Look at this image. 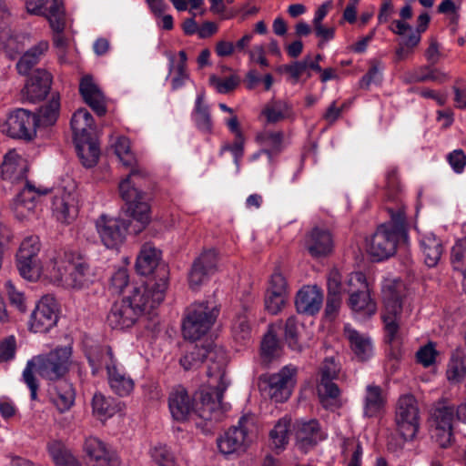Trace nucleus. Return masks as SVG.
<instances>
[{
	"label": "nucleus",
	"instance_id": "obj_1",
	"mask_svg": "<svg viewBox=\"0 0 466 466\" xmlns=\"http://www.w3.org/2000/svg\"><path fill=\"white\" fill-rule=\"evenodd\" d=\"M115 153L120 162L129 168L128 176L120 181L119 192L121 198L128 205V211L139 223L136 232L145 228L150 222V207L147 195L139 187L148 178L147 170L138 163L135 154L130 149V140L126 137H119L115 144Z\"/></svg>",
	"mask_w": 466,
	"mask_h": 466
},
{
	"label": "nucleus",
	"instance_id": "obj_2",
	"mask_svg": "<svg viewBox=\"0 0 466 466\" xmlns=\"http://www.w3.org/2000/svg\"><path fill=\"white\" fill-rule=\"evenodd\" d=\"M406 286L399 279H385L381 288L382 309L380 318L384 326L385 341L392 344L400 338L404 319L411 309L405 303Z\"/></svg>",
	"mask_w": 466,
	"mask_h": 466
},
{
	"label": "nucleus",
	"instance_id": "obj_3",
	"mask_svg": "<svg viewBox=\"0 0 466 466\" xmlns=\"http://www.w3.org/2000/svg\"><path fill=\"white\" fill-rule=\"evenodd\" d=\"M390 221L378 227L368 243V252L376 261L387 259L396 253L398 246L407 245L408 223L403 206L388 208Z\"/></svg>",
	"mask_w": 466,
	"mask_h": 466
},
{
	"label": "nucleus",
	"instance_id": "obj_4",
	"mask_svg": "<svg viewBox=\"0 0 466 466\" xmlns=\"http://www.w3.org/2000/svg\"><path fill=\"white\" fill-rule=\"evenodd\" d=\"M50 279L58 286L67 289H81L92 283L93 274L86 259L81 255L68 251L63 256L50 258L46 266Z\"/></svg>",
	"mask_w": 466,
	"mask_h": 466
},
{
	"label": "nucleus",
	"instance_id": "obj_5",
	"mask_svg": "<svg viewBox=\"0 0 466 466\" xmlns=\"http://www.w3.org/2000/svg\"><path fill=\"white\" fill-rule=\"evenodd\" d=\"M71 349L57 348L48 354L40 355L27 361L23 371V379L30 390L32 400H36L38 384L34 376L35 370L43 379L58 381L69 369Z\"/></svg>",
	"mask_w": 466,
	"mask_h": 466
},
{
	"label": "nucleus",
	"instance_id": "obj_6",
	"mask_svg": "<svg viewBox=\"0 0 466 466\" xmlns=\"http://www.w3.org/2000/svg\"><path fill=\"white\" fill-rule=\"evenodd\" d=\"M219 314V309L213 302L202 301L191 304L186 310L182 332L186 339L198 340L206 335Z\"/></svg>",
	"mask_w": 466,
	"mask_h": 466
},
{
	"label": "nucleus",
	"instance_id": "obj_7",
	"mask_svg": "<svg viewBox=\"0 0 466 466\" xmlns=\"http://www.w3.org/2000/svg\"><path fill=\"white\" fill-rule=\"evenodd\" d=\"M255 428L253 417L242 416L238 424L230 427L217 439L218 451L224 456L240 455L251 442V433Z\"/></svg>",
	"mask_w": 466,
	"mask_h": 466
},
{
	"label": "nucleus",
	"instance_id": "obj_8",
	"mask_svg": "<svg viewBox=\"0 0 466 466\" xmlns=\"http://www.w3.org/2000/svg\"><path fill=\"white\" fill-rule=\"evenodd\" d=\"M296 367L287 365L278 373L260 375L258 387L264 396L275 402H284L292 393L296 384Z\"/></svg>",
	"mask_w": 466,
	"mask_h": 466
},
{
	"label": "nucleus",
	"instance_id": "obj_9",
	"mask_svg": "<svg viewBox=\"0 0 466 466\" xmlns=\"http://www.w3.org/2000/svg\"><path fill=\"white\" fill-rule=\"evenodd\" d=\"M167 289V279L163 276L158 281L150 279L145 284L133 287L125 299L131 304L140 315L149 313L161 304Z\"/></svg>",
	"mask_w": 466,
	"mask_h": 466
},
{
	"label": "nucleus",
	"instance_id": "obj_10",
	"mask_svg": "<svg viewBox=\"0 0 466 466\" xmlns=\"http://www.w3.org/2000/svg\"><path fill=\"white\" fill-rule=\"evenodd\" d=\"M396 431L405 441H412L420 429V410L412 394L400 396L395 405Z\"/></svg>",
	"mask_w": 466,
	"mask_h": 466
},
{
	"label": "nucleus",
	"instance_id": "obj_11",
	"mask_svg": "<svg viewBox=\"0 0 466 466\" xmlns=\"http://www.w3.org/2000/svg\"><path fill=\"white\" fill-rule=\"evenodd\" d=\"M40 250L41 241L37 236L25 237L21 242L16 253V267L25 279L35 281L44 271L46 272V266L50 261L45 266L42 265L38 258Z\"/></svg>",
	"mask_w": 466,
	"mask_h": 466
},
{
	"label": "nucleus",
	"instance_id": "obj_12",
	"mask_svg": "<svg viewBox=\"0 0 466 466\" xmlns=\"http://www.w3.org/2000/svg\"><path fill=\"white\" fill-rule=\"evenodd\" d=\"M349 294L348 305L356 313L370 318L377 311V304L370 297L369 284L366 276L362 272H353L346 280Z\"/></svg>",
	"mask_w": 466,
	"mask_h": 466
},
{
	"label": "nucleus",
	"instance_id": "obj_13",
	"mask_svg": "<svg viewBox=\"0 0 466 466\" xmlns=\"http://www.w3.org/2000/svg\"><path fill=\"white\" fill-rule=\"evenodd\" d=\"M340 365L334 357L324 359L319 370L318 395L326 409L339 407L340 390L335 380L339 379Z\"/></svg>",
	"mask_w": 466,
	"mask_h": 466
},
{
	"label": "nucleus",
	"instance_id": "obj_14",
	"mask_svg": "<svg viewBox=\"0 0 466 466\" xmlns=\"http://www.w3.org/2000/svg\"><path fill=\"white\" fill-rule=\"evenodd\" d=\"M208 359L213 362L212 366L208 367V376L218 375L222 377L224 366L226 364V354L222 349L216 347L192 345L190 350L180 359V364L185 370L198 368L203 361Z\"/></svg>",
	"mask_w": 466,
	"mask_h": 466
},
{
	"label": "nucleus",
	"instance_id": "obj_15",
	"mask_svg": "<svg viewBox=\"0 0 466 466\" xmlns=\"http://www.w3.org/2000/svg\"><path fill=\"white\" fill-rule=\"evenodd\" d=\"M127 206L128 207L127 204ZM127 213L136 221L134 226L131 221L118 218H110L106 215H102L97 218L96 222V230L102 243L107 248L119 247L124 242L129 228H132L131 230L135 234H138L144 229L142 228L140 231L136 232L135 229L139 227L140 223L131 216L128 210Z\"/></svg>",
	"mask_w": 466,
	"mask_h": 466
},
{
	"label": "nucleus",
	"instance_id": "obj_16",
	"mask_svg": "<svg viewBox=\"0 0 466 466\" xmlns=\"http://www.w3.org/2000/svg\"><path fill=\"white\" fill-rule=\"evenodd\" d=\"M36 115L24 108H17L9 113L2 124L1 130L12 138L32 140L36 135Z\"/></svg>",
	"mask_w": 466,
	"mask_h": 466
},
{
	"label": "nucleus",
	"instance_id": "obj_17",
	"mask_svg": "<svg viewBox=\"0 0 466 466\" xmlns=\"http://www.w3.org/2000/svg\"><path fill=\"white\" fill-rule=\"evenodd\" d=\"M455 410L445 402L437 403L431 414L432 437L441 448H447L453 440Z\"/></svg>",
	"mask_w": 466,
	"mask_h": 466
},
{
	"label": "nucleus",
	"instance_id": "obj_18",
	"mask_svg": "<svg viewBox=\"0 0 466 466\" xmlns=\"http://www.w3.org/2000/svg\"><path fill=\"white\" fill-rule=\"evenodd\" d=\"M25 6L28 13L46 17L53 31H64L66 11L62 0H27Z\"/></svg>",
	"mask_w": 466,
	"mask_h": 466
},
{
	"label": "nucleus",
	"instance_id": "obj_19",
	"mask_svg": "<svg viewBox=\"0 0 466 466\" xmlns=\"http://www.w3.org/2000/svg\"><path fill=\"white\" fill-rule=\"evenodd\" d=\"M57 320L58 309L56 299L51 296H44L31 314L30 329L35 333L47 332L56 325Z\"/></svg>",
	"mask_w": 466,
	"mask_h": 466
},
{
	"label": "nucleus",
	"instance_id": "obj_20",
	"mask_svg": "<svg viewBox=\"0 0 466 466\" xmlns=\"http://www.w3.org/2000/svg\"><path fill=\"white\" fill-rule=\"evenodd\" d=\"M218 269V253L215 249L204 250L193 262L188 273V284L197 290Z\"/></svg>",
	"mask_w": 466,
	"mask_h": 466
},
{
	"label": "nucleus",
	"instance_id": "obj_21",
	"mask_svg": "<svg viewBox=\"0 0 466 466\" xmlns=\"http://www.w3.org/2000/svg\"><path fill=\"white\" fill-rule=\"evenodd\" d=\"M88 466H121L116 451L96 437H88L84 443Z\"/></svg>",
	"mask_w": 466,
	"mask_h": 466
},
{
	"label": "nucleus",
	"instance_id": "obj_22",
	"mask_svg": "<svg viewBox=\"0 0 466 466\" xmlns=\"http://www.w3.org/2000/svg\"><path fill=\"white\" fill-rule=\"evenodd\" d=\"M288 299V284L285 277L276 270L270 277L265 294V309L270 314H278L285 306Z\"/></svg>",
	"mask_w": 466,
	"mask_h": 466
},
{
	"label": "nucleus",
	"instance_id": "obj_23",
	"mask_svg": "<svg viewBox=\"0 0 466 466\" xmlns=\"http://www.w3.org/2000/svg\"><path fill=\"white\" fill-rule=\"evenodd\" d=\"M304 248L313 258L328 256L333 249V238L329 230L313 228L304 238Z\"/></svg>",
	"mask_w": 466,
	"mask_h": 466
},
{
	"label": "nucleus",
	"instance_id": "obj_24",
	"mask_svg": "<svg viewBox=\"0 0 466 466\" xmlns=\"http://www.w3.org/2000/svg\"><path fill=\"white\" fill-rule=\"evenodd\" d=\"M168 407L173 419L177 421H186L196 413L194 400L181 386L170 392Z\"/></svg>",
	"mask_w": 466,
	"mask_h": 466
},
{
	"label": "nucleus",
	"instance_id": "obj_25",
	"mask_svg": "<svg viewBox=\"0 0 466 466\" xmlns=\"http://www.w3.org/2000/svg\"><path fill=\"white\" fill-rule=\"evenodd\" d=\"M52 76L45 69L34 70L28 77L24 88V96L30 102L35 103L44 99L49 93Z\"/></svg>",
	"mask_w": 466,
	"mask_h": 466
},
{
	"label": "nucleus",
	"instance_id": "obj_26",
	"mask_svg": "<svg viewBox=\"0 0 466 466\" xmlns=\"http://www.w3.org/2000/svg\"><path fill=\"white\" fill-rule=\"evenodd\" d=\"M294 431L297 445L304 451H308L326 438L325 432L316 420L297 421Z\"/></svg>",
	"mask_w": 466,
	"mask_h": 466
},
{
	"label": "nucleus",
	"instance_id": "obj_27",
	"mask_svg": "<svg viewBox=\"0 0 466 466\" xmlns=\"http://www.w3.org/2000/svg\"><path fill=\"white\" fill-rule=\"evenodd\" d=\"M224 389L202 390L200 403L196 408V413L205 420H219L222 416L221 400Z\"/></svg>",
	"mask_w": 466,
	"mask_h": 466
},
{
	"label": "nucleus",
	"instance_id": "obj_28",
	"mask_svg": "<svg viewBox=\"0 0 466 466\" xmlns=\"http://www.w3.org/2000/svg\"><path fill=\"white\" fill-rule=\"evenodd\" d=\"M140 316L124 298L114 303L107 315V322L112 329H125L131 328Z\"/></svg>",
	"mask_w": 466,
	"mask_h": 466
},
{
	"label": "nucleus",
	"instance_id": "obj_29",
	"mask_svg": "<svg viewBox=\"0 0 466 466\" xmlns=\"http://www.w3.org/2000/svg\"><path fill=\"white\" fill-rule=\"evenodd\" d=\"M106 380L110 390L119 397L129 396L134 390V380L119 362L107 367Z\"/></svg>",
	"mask_w": 466,
	"mask_h": 466
},
{
	"label": "nucleus",
	"instance_id": "obj_30",
	"mask_svg": "<svg viewBox=\"0 0 466 466\" xmlns=\"http://www.w3.org/2000/svg\"><path fill=\"white\" fill-rule=\"evenodd\" d=\"M79 92L85 101L98 116L106 112V98L91 76H85L79 83Z\"/></svg>",
	"mask_w": 466,
	"mask_h": 466
},
{
	"label": "nucleus",
	"instance_id": "obj_31",
	"mask_svg": "<svg viewBox=\"0 0 466 466\" xmlns=\"http://www.w3.org/2000/svg\"><path fill=\"white\" fill-rule=\"evenodd\" d=\"M85 352L88 363L91 366L93 375L98 374L99 370L103 368H105L106 371L107 367L118 362L113 354L111 347L108 345L91 343L86 346Z\"/></svg>",
	"mask_w": 466,
	"mask_h": 466
},
{
	"label": "nucleus",
	"instance_id": "obj_32",
	"mask_svg": "<svg viewBox=\"0 0 466 466\" xmlns=\"http://www.w3.org/2000/svg\"><path fill=\"white\" fill-rule=\"evenodd\" d=\"M323 303V293L317 286H304L297 294L295 304L299 313L314 315Z\"/></svg>",
	"mask_w": 466,
	"mask_h": 466
},
{
	"label": "nucleus",
	"instance_id": "obj_33",
	"mask_svg": "<svg viewBox=\"0 0 466 466\" xmlns=\"http://www.w3.org/2000/svg\"><path fill=\"white\" fill-rule=\"evenodd\" d=\"M256 141L262 147L258 152L253 155L252 159H257L262 154H266L268 160L279 154L284 147V133L280 130L273 131L264 129L256 136Z\"/></svg>",
	"mask_w": 466,
	"mask_h": 466
},
{
	"label": "nucleus",
	"instance_id": "obj_34",
	"mask_svg": "<svg viewBox=\"0 0 466 466\" xmlns=\"http://www.w3.org/2000/svg\"><path fill=\"white\" fill-rule=\"evenodd\" d=\"M49 393L51 401L60 412L67 411L75 402V390L68 380L56 381Z\"/></svg>",
	"mask_w": 466,
	"mask_h": 466
},
{
	"label": "nucleus",
	"instance_id": "obj_35",
	"mask_svg": "<svg viewBox=\"0 0 466 466\" xmlns=\"http://www.w3.org/2000/svg\"><path fill=\"white\" fill-rule=\"evenodd\" d=\"M344 333L350 341L352 351L360 360H367L372 356L373 346L370 337L360 333L350 324L344 326Z\"/></svg>",
	"mask_w": 466,
	"mask_h": 466
},
{
	"label": "nucleus",
	"instance_id": "obj_36",
	"mask_svg": "<svg viewBox=\"0 0 466 466\" xmlns=\"http://www.w3.org/2000/svg\"><path fill=\"white\" fill-rule=\"evenodd\" d=\"M71 128L75 142L93 138L95 123L92 115L86 108L76 110L71 118Z\"/></svg>",
	"mask_w": 466,
	"mask_h": 466
},
{
	"label": "nucleus",
	"instance_id": "obj_37",
	"mask_svg": "<svg viewBox=\"0 0 466 466\" xmlns=\"http://www.w3.org/2000/svg\"><path fill=\"white\" fill-rule=\"evenodd\" d=\"M192 120L196 127L205 135L213 133V121L208 105L205 102V95L203 92L198 93L194 109L191 113Z\"/></svg>",
	"mask_w": 466,
	"mask_h": 466
},
{
	"label": "nucleus",
	"instance_id": "obj_38",
	"mask_svg": "<svg viewBox=\"0 0 466 466\" xmlns=\"http://www.w3.org/2000/svg\"><path fill=\"white\" fill-rule=\"evenodd\" d=\"M187 53L184 50L178 52L177 58L173 55L168 56V76H172V90H177L182 87L188 79L189 75L187 70Z\"/></svg>",
	"mask_w": 466,
	"mask_h": 466
},
{
	"label": "nucleus",
	"instance_id": "obj_39",
	"mask_svg": "<svg viewBox=\"0 0 466 466\" xmlns=\"http://www.w3.org/2000/svg\"><path fill=\"white\" fill-rule=\"evenodd\" d=\"M46 191L41 192V195ZM40 195L35 188L26 183L25 187L17 194L14 200V210L17 218H26L35 208V199Z\"/></svg>",
	"mask_w": 466,
	"mask_h": 466
},
{
	"label": "nucleus",
	"instance_id": "obj_40",
	"mask_svg": "<svg viewBox=\"0 0 466 466\" xmlns=\"http://www.w3.org/2000/svg\"><path fill=\"white\" fill-rule=\"evenodd\" d=\"M25 160L15 150H11L5 154L1 170L4 179L12 182L21 180L25 177Z\"/></svg>",
	"mask_w": 466,
	"mask_h": 466
},
{
	"label": "nucleus",
	"instance_id": "obj_41",
	"mask_svg": "<svg viewBox=\"0 0 466 466\" xmlns=\"http://www.w3.org/2000/svg\"><path fill=\"white\" fill-rule=\"evenodd\" d=\"M420 243L426 265L435 267L443 252L441 241L433 233H426L421 236Z\"/></svg>",
	"mask_w": 466,
	"mask_h": 466
},
{
	"label": "nucleus",
	"instance_id": "obj_42",
	"mask_svg": "<svg viewBox=\"0 0 466 466\" xmlns=\"http://www.w3.org/2000/svg\"><path fill=\"white\" fill-rule=\"evenodd\" d=\"M385 398L382 390L377 385H368L363 400V414L365 417L372 418L378 416L385 405Z\"/></svg>",
	"mask_w": 466,
	"mask_h": 466
},
{
	"label": "nucleus",
	"instance_id": "obj_43",
	"mask_svg": "<svg viewBox=\"0 0 466 466\" xmlns=\"http://www.w3.org/2000/svg\"><path fill=\"white\" fill-rule=\"evenodd\" d=\"M46 449L56 466H82L70 449L60 441H51Z\"/></svg>",
	"mask_w": 466,
	"mask_h": 466
},
{
	"label": "nucleus",
	"instance_id": "obj_44",
	"mask_svg": "<svg viewBox=\"0 0 466 466\" xmlns=\"http://www.w3.org/2000/svg\"><path fill=\"white\" fill-rule=\"evenodd\" d=\"M160 259V251L152 244L146 243L142 246L137 258L136 268L140 275H149L157 268Z\"/></svg>",
	"mask_w": 466,
	"mask_h": 466
},
{
	"label": "nucleus",
	"instance_id": "obj_45",
	"mask_svg": "<svg viewBox=\"0 0 466 466\" xmlns=\"http://www.w3.org/2000/svg\"><path fill=\"white\" fill-rule=\"evenodd\" d=\"M291 434V420L289 417L279 419L268 433L270 446L282 451L289 443Z\"/></svg>",
	"mask_w": 466,
	"mask_h": 466
},
{
	"label": "nucleus",
	"instance_id": "obj_46",
	"mask_svg": "<svg viewBox=\"0 0 466 466\" xmlns=\"http://www.w3.org/2000/svg\"><path fill=\"white\" fill-rule=\"evenodd\" d=\"M48 46L47 41H40L28 49L16 64L18 73L21 75H28L32 68L39 62L41 56L47 51Z\"/></svg>",
	"mask_w": 466,
	"mask_h": 466
},
{
	"label": "nucleus",
	"instance_id": "obj_47",
	"mask_svg": "<svg viewBox=\"0 0 466 466\" xmlns=\"http://www.w3.org/2000/svg\"><path fill=\"white\" fill-rule=\"evenodd\" d=\"M53 211L57 220L69 223L77 215V207L70 194L56 197L53 201Z\"/></svg>",
	"mask_w": 466,
	"mask_h": 466
},
{
	"label": "nucleus",
	"instance_id": "obj_48",
	"mask_svg": "<svg viewBox=\"0 0 466 466\" xmlns=\"http://www.w3.org/2000/svg\"><path fill=\"white\" fill-rule=\"evenodd\" d=\"M447 80L446 74L427 66L418 67L403 76V81L407 84L434 81L443 83Z\"/></svg>",
	"mask_w": 466,
	"mask_h": 466
},
{
	"label": "nucleus",
	"instance_id": "obj_49",
	"mask_svg": "<svg viewBox=\"0 0 466 466\" xmlns=\"http://www.w3.org/2000/svg\"><path fill=\"white\" fill-rule=\"evenodd\" d=\"M77 155L81 163L86 167H94L99 158L100 150L97 143L93 139H86L75 142Z\"/></svg>",
	"mask_w": 466,
	"mask_h": 466
},
{
	"label": "nucleus",
	"instance_id": "obj_50",
	"mask_svg": "<svg viewBox=\"0 0 466 466\" xmlns=\"http://www.w3.org/2000/svg\"><path fill=\"white\" fill-rule=\"evenodd\" d=\"M92 408L94 414L100 420L110 418L120 410L119 404L116 403L114 399L106 398L102 393H96L94 395Z\"/></svg>",
	"mask_w": 466,
	"mask_h": 466
},
{
	"label": "nucleus",
	"instance_id": "obj_51",
	"mask_svg": "<svg viewBox=\"0 0 466 466\" xmlns=\"http://www.w3.org/2000/svg\"><path fill=\"white\" fill-rule=\"evenodd\" d=\"M291 106L285 101L278 100L268 104L262 110L267 123L275 124L292 116Z\"/></svg>",
	"mask_w": 466,
	"mask_h": 466
},
{
	"label": "nucleus",
	"instance_id": "obj_52",
	"mask_svg": "<svg viewBox=\"0 0 466 466\" xmlns=\"http://www.w3.org/2000/svg\"><path fill=\"white\" fill-rule=\"evenodd\" d=\"M446 376L451 383H459L466 376V365L464 354L457 350L454 352L448 363Z\"/></svg>",
	"mask_w": 466,
	"mask_h": 466
},
{
	"label": "nucleus",
	"instance_id": "obj_53",
	"mask_svg": "<svg viewBox=\"0 0 466 466\" xmlns=\"http://www.w3.org/2000/svg\"><path fill=\"white\" fill-rule=\"evenodd\" d=\"M280 347L277 336L269 330L263 338L260 347V359L268 366L280 356Z\"/></svg>",
	"mask_w": 466,
	"mask_h": 466
},
{
	"label": "nucleus",
	"instance_id": "obj_54",
	"mask_svg": "<svg viewBox=\"0 0 466 466\" xmlns=\"http://www.w3.org/2000/svg\"><path fill=\"white\" fill-rule=\"evenodd\" d=\"M60 109V97L58 95H52L51 99L41 106L38 115L36 116L37 125L41 124L44 126L54 125L59 116Z\"/></svg>",
	"mask_w": 466,
	"mask_h": 466
},
{
	"label": "nucleus",
	"instance_id": "obj_55",
	"mask_svg": "<svg viewBox=\"0 0 466 466\" xmlns=\"http://www.w3.org/2000/svg\"><path fill=\"white\" fill-rule=\"evenodd\" d=\"M451 261L455 270L461 271L462 289L466 293V237L458 240L452 247Z\"/></svg>",
	"mask_w": 466,
	"mask_h": 466
},
{
	"label": "nucleus",
	"instance_id": "obj_56",
	"mask_svg": "<svg viewBox=\"0 0 466 466\" xmlns=\"http://www.w3.org/2000/svg\"><path fill=\"white\" fill-rule=\"evenodd\" d=\"M232 334L234 339L237 341L241 343L249 341L251 338V329L247 317H238L232 326Z\"/></svg>",
	"mask_w": 466,
	"mask_h": 466
},
{
	"label": "nucleus",
	"instance_id": "obj_57",
	"mask_svg": "<svg viewBox=\"0 0 466 466\" xmlns=\"http://www.w3.org/2000/svg\"><path fill=\"white\" fill-rule=\"evenodd\" d=\"M151 457L157 466H177L172 451L165 445H158L152 449Z\"/></svg>",
	"mask_w": 466,
	"mask_h": 466
},
{
	"label": "nucleus",
	"instance_id": "obj_58",
	"mask_svg": "<svg viewBox=\"0 0 466 466\" xmlns=\"http://www.w3.org/2000/svg\"><path fill=\"white\" fill-rule=\"evenodd\" d=\"M299 324L295 317H289L285 324V339L289 347L293 350H301V345L298 339Z\"/></svg>",
	"mask_w": 466,
	"mask_h": 466
},
{
	"label": "nucleus",
	"instance_id": "obj_59",
	"mask_svg": "<svg viewBox=\"0 0 466 466\" xmlns=\"http://www.w3.org/2000/svg\"><path fill=\"white\" fill-rule=\"evenodd\" d=\"M381 70L382 66L379 61H371L369 71L360 80V87L368 89L371 84L379 83L381 80Z\"/></svg>",
	"mask_w": 466,
	"mask_h": 466
},
{
	"label": "nucleus",
	"instance_id": "obj_60",
	"mask_svg": "<svg viewBox=\"0 0 466 466\" xmlns=\"http://www.w3.org/2000/svg\"><path fill=\"white\" fill-rule=\"evenodd\" d=\"M209 80L220 94H227L234 90L239 83V79L237 76H230L226 78H219L216 76H211Z\"/></svg>",
	"mask_w": 466,
	"mask_h": 466
},
{
	"label": "nucleus",
	"instance_id": "obj_61",
	"mask_svg": "<svg viewBox=\"0 0 466 466\" xmlns=\"http://www.w3.org/2000/svg\"><path fill=\"white\" fill-rule=\"evenodd\" d=\"M437 350L434 344L430 342L421 347L416 353L417 361L424 367H430L435 362Z\"/></svg>",
	"mask_w": 466,
	"mask_h": 466
},
{
	"label": "nucleus",
	"instance_id": "obj_62",
	"mask_svg": "<svg viewBox=\"0 0 466 466\" xmlns=\"http://www.w3.org/2000/svg\"><path fill=\"white\" fill-rule=\"evenodd\" d=\"M16 341L14 336H9L0 341V363L12 360L15 355Z\"/></svg>",
	"mask_w": 466,
	"mask_h": 466
},
{
	"label": "nucleus",
	"instance_id": "obj_63",
	"mask_svg": "<svg viewBox=\"0 0 466 466\" xmlns=\"http://www.w3.org/2000/svg\"><path fill=\"white\" fill-rule=\"evenodd\" d=\"M342 276L339 269L332 268L327 279L328 292H341L345 293L344 289H347L346 282L342 284Z\"/></svg>",
	"mask_w": 466,
	"mask_h": 466
},
{
	"label": "nucleus",
	"instance_id": "obj_64",
	"mask_svg": "<svg viewBox=\"0 0 466 466\" xmlns=\"http://www.w3.org/2000/svg\"><path fill=\"white\" fill-rule=\"evenodd\" d=\"M448 162L454 172L460 174L466 166V155L461 149H455L447 157Z\"/></svg>",
	"mask_w": 466,
	"mask_h": 466
}]
</instances>
